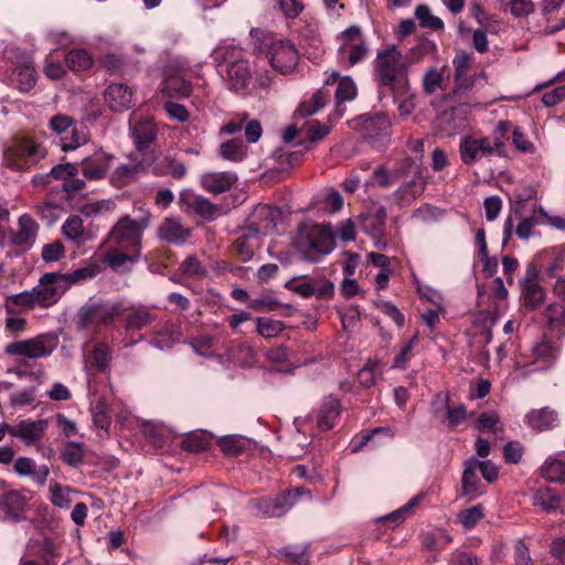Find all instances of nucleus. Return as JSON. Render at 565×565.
I'll list each match as a JSON object with an SVG mask.
<instances>
[{"label": "nucleus", "mask_w": 565, "mask_h": 565, "mask_svg": "<svg viewBox=\"0 0 565 565\" xmlns=\"http://www.w3.org/2000/svg\"><path fill=\"white\" fill-rule=\"evenodd\" d=\"M111 361V348L108 343L100 341L93 345L87 363L97 372L104 373L109 369Z\"/></svg>", "instance_id": "obj_33"}, {"label": "nucleus", "mask_w": 565, "mask_h": 565, "mask_svg": "<svg viewBox=\"0 0 565 565\" xmlns=\"http://www.w3.org/2000/svg\"><path fill=\"white\" fill-rule=\"evenodd\" d=\"M451 542V536L444 531L428 532L423 535L422 544L425 550H444Z\"/></svg>", "instance_id": "obj_50"}, {"label": "nucleus", "mask_w": 565, "mask_h": 565, "mask_svg": "<svg viewBox=\"0 0 565 565\" xmlns=\"http://www.w3.org/2000/svg\"><path fill=\"white\" fill-rule=\"evenodd\" d=\"M364 137L372 142H385L390 137L391 122L385 115L363 116Z\"/></svg>", "instance_id": "obj_21"}, {"label": "nucleus", "mask_w": 565, "mask_h": 565, "mask_svg": "<svg viewBox=\"0 0 565 565\" xmlns=\"http://www.w3.org/2000/svg\"><path fill=\"white\" fill-rule=\"evenodd\" d=\"M341 402L333 395L327 396L317 413V427L321 431H327L332 429L341 414Z\"/></svg>", "instance_id": "obj_20"}, {"label": "nucleus", "mask_w": 565, "mask_h": 565, "mask_svg": "<svg viewBox=\"0 0 565 565\" xmlns=\"http://www.w3.org/2000/svg\"><path fill=\"white\" fill-rule=\"evenodd\" d=\"M395 179H404V183L391 195V200L398 206L411 205L425 190L420 164L411 157H405L394 169Z\"/></svg>", "instance_id": "obj_5"}, {"label": "nucleus", "mask_w": 565, "mask_h": 565, "mask_svg": "<svg viewBox=\"0 0 565 565\" xmlns=\"http://www.w3.org/2000/svg\"><path fill=\"white\" fill-rule=\"evenodd\" d=\"M448 83V75L445 68L431 67L427 70L423 76V89L426 94L431 95L438 89L445 90Z\"/></svg>", "instance_id": "obj_36"}, {"label": "nucleus", "mask_w": 565, "mask_h": 565, "mask_svg": "<svg viewBox=\"0 0 565 565\" xmlns=\"http://www.w3.org/2000/svg\"><path fill=\"white\" fill-rule=\"evenodd\" d=\"M558 354V345L543 338L532 345L530 354L525 356V361H518V364L531 366L529 372L545 371L555 363Z\"/></svg>", "instance_id": "obj_13"}, {"label": "nucleus", "mask_w": 565, "mask_h": 565, "mask_svg": "<svg viewBox=\"0 0 565 565\" xmlns=\"http://www.w3.org/2000/svg\"><path fill=\"white\" fill-rule=\"evenodd\" d=\"M62 233L70 241H77L81 238L84 234L82 217L78 215L68 216L62 226Z\"/></svg>", "instance_id": "obj_56"}, {"label": "nucleus", "mask_w": 565, "mask_h": 565, "mask_svg": "<svg viewBox=\"0 0 565 565\" xmlns=\"http://www.w3.org/2000/svg\"><path fill=\"white\" fill-rule=\"evenodd\" d=\"M415 15L419 20L423 28H428L434 31L443 30L444 22L438 17L433 15L427 6H418L415 10Z\"/></svg>", "instance_id": "obj_55"}, {"label": "nucleus", "mask_w": 565, "mask_h": 565, "mask_svg": "<svg viewBox=\"0 0 565 565\" xmlns=\"http://www.w3.org/2000/svg\"><path fill=\"white\" fill-rule=\"evenodd\" d=\"M131 135L139 150L147 149L157 137V129L151 117H143L131 122Z\"/></svg>", "instance_id": "obj_24"}, {"label": "nucleus", "mask_w": 565, "mask_h": 565, "mask_svg": "<svg viewBox=\"0 0 565 565\" xmlns=\"http://www.w3.org/2000/svg\"><path fill=\"white\" fill-rule=\"evenodd\" d=\"M328 95L323 90H317L309 100L302 102L296 114L301 117H308L317 114L327 103Z\"/></svg>", "instance_id": "obj_43"}, {"label": "nucleus", "mask_w": 565, "mask_h": 565, "mask_svg": "<svg viewBox=\"0 0 565 565\" xmlns=\"http://www.w3.org/2000/svg\"><path fill=\"white\" fill-rule=\"evenodd\" d=\"M65 281L61 273L43 274L38 285L33 287L39 308H50L55 305L67 290Z\"/></svg>", "instance_id": "obj_12"}, {"label": "nucleus", "mask_w": 565, "mask_h": 565, "mask_svg": "<svg viewBox=\"0 0 565 565\" xmlns=\"http://www.w3.org/2000/svg\"><path fill=\"white\" fill-rule=\"evenodd\" d=\"M47 418H20L12 424V438L19 440L25 447L39 448L49 429Z\"/></svg>", "instance_id": "obj_11"}, {"label": "nucleus", "mask_w": 565, "mask_h": 565, "mask_svg": "<svg viewBox=\"0 0 565 565\" xmlns=\"http://www.w3.org/2000/svg\"><path fill=\"white\" fill-rule=\"evenodd\" d=\"M89 134L87 127L84 125H76L70 129V134L61 137V146L64 151L75 150L78 147L87 143Z\"/></svg>", "instance_id": "obj_38"}, {"label": "nucleus", "mask_w": 565, "mask_h": 565, "mask_svg": "<svg viewBox=\"0 0 565 565\" xmlns=\"http://www.w3.org/2000/svg\"><path fill=\"white\" fill-rule=\"evenodd\" d=\"M463 85L459 86L458 82L455 81L454 95L459 98L469 96L470 93L478 86H483L487 83V76L483 72L476 73L472 76H466Z\"/></svg>", "instance_id": "obj_48"}, {"label": "nucleus", "mask_w": 565, "mask_h": 565, "mask_svg": "<svg viewBox=\"0 0 565 565\" xmlns=\"http://www.w3.org/2000/svg\"><path fill=\"white\" fill-rule=\"evenodd\" d=\"M216 53L221 60L218 72L227 88L238 94L246 93L252 83V71L244 50L231 43L220 45Z\"/></svg>", "instance_id": "obj_3"}, {"label": "nucleus", "mask_w": 565, "mask_h": 565, "mask_svg": "<svg viewBox=\"0 0 565 565\" xmlns=\"http://www.w3.org/2000/svg\"><path fill=\"white\" fill-rule=\"evenodd\" d=\"M459 153L466 166H473L483 159L495 157L493 148L483 136L467 135L460 139Z\"/></svg>", "instance_id": "obj_14"}, {"label": "nucleus", "mask_w": 565, "mask_h": 565, "mask_svg": "<svg viewBox=\"0 0 565 565\" xmlns=\"http://www.w3.org/2000/svg\"><path fill=\"white\" fill-rule=\"evenodd\" d=\"M113 161V154L103 149H97L94 153L82 160L81 171L88 180H102L106 177Z\"/></svg>", "instance_id": "obj_15"}, {"label": "nucleus", "mask_w": 565, "mask_h": 565, "mask_svg": "<svg viewBox=\"0 0 565 565\" xmlns=\"http://www.w3.org/2000/svg\"><path fill=\"white\" fill-rule=\"evenodd\" d=\"M532 501L534 505L541 507L546 512L555 511L561 503V499L556 491L548 487L539 489L533 494Z\"/></svg>", "instance_id": "obj_41"}, {"label": "nucleus", "mask_w": 565, "mask_h": 565, "mask_svg": "<svg viewBox=\"0 0 565 565\" xmlns=\"http://www.w3.org/2000/svg\"><path fill=\"white\" fill-rule=\"evenodd\" d=\"M515 218L518 223L514 227V233L520 239L529 241L535 235V227L540 224L535 215L519 217L518 213H515Z\"/></svg>", "instance_id": "obj_47"}, {"label": "nucleus", "mask_w": 565, "mask_h": 565, "mask_svg": "<svg viewBox=\"0 0 565 565\" xmlns=\"http://www.w3.org/2000/svg\"><path fill=\"white\" fill-rule=\"evenodd\" d=\"M521 287L524 306L532 310L539 308L545 297L544 289L539 284L532 282Z\"/></svg>", "instance_id": "obj_45"}, {"label": "nucleus", "mask_w": 565, "mask_h": 565, "mask_svg": "<svg viewBox=\"0 0 565 565\" xmlns=\"http://www.w3.org/2000/svg\"><path fill=\"white\" fill-rule=\"evenodd\" d=\"M183 275L191 278H202L206 276V270L195 256H188L180 265Z\"/></svg>", "instance_id": "obj_62"}, {"label": "nucleus", "mask_w": 565, "mask_h": 565, "mask_svg": "<svg viewBox=\"0 0 565 565\" xmlns=\"http://www.w3.org/2000/svg\"><path fill=\"white\" fill-rule=\"evenodd\" d=\"M28 505L26 497L17 490L4 492L0 497V513L2 520L20 522L24 520L23 512Z\"/></svg>", "instance_id": "obj_16"}, {"label": "nucleus", "mask_w": 565, "mask_h": 565, "mask_svg": "<svg viewBox=\"0 0 565 565\" xmlns=\"http://www.w3.org/2000/svg\"><path fill=\"white\" fill-rule=\"evenodd\" d=\"M62 460L72 467H76L83 461V444L76 441H70L66 444L65 449L63 450Z\"/></svg>", "instance_id": "obj_57"}, {"label": "nucleus", "mask_w": 565, "mask_h": 565, "mask_svg": "<svg viewBox=\"0 0 565 565\" xmlns=\"http://www.w3.org/2000/svg\"><path fill=\"white\" fill-rule=\"evenodd\" d=\"M256 326L257 332L264 338H274L285 329L284 322L264 317L256 319Z\"/></svg>", "instance_id": "obj_53"}, {"label": "nucleus", "mask_w": 565, "mask_h": 565, "mask_svg": "<svg viewBox=\"0 0 565 565\" xmlns=\"http://www.w3.org/2000/svg\"><path fill=\"white\" fill-rule=\"evenodd\" d=\"M191 233V228L185 227L178 217H166L157 228L158 238L173 245L185 244Z\"/></svg>", "instance_id": "obj_17"}, {"label": "nucleus", "mask_w": 565, "mask_h": 565, "mask_svg": "<svg viewBox=\"0 0 565 565\" xmlns=\"http://www.w3.org/2000/svg\"><path fill=\"white\" fill-rule=\"evenodd\" d=\"M192 85L182 76H168L162 83V93L169 97L182 98L190 96Z\"/></svg>", "instance_id": "obj_37"}, {"label": "nucleus", "mask_w": 565, "mask_h": 565, "mask_svg": "<svg viewBox=\"0 0 565 565\" xmlns=\"http://www.w3.org/2000/svg\"><path fill=\"white\" fill-rule=\"evenodd\" d=\"M58 343L57 337L52 333H41L34 338L14 341L4 348V353L11 356L28 359H42L50 356Z\"/></svg>", "instance_id": "obj_8"}, {"label": "nucleus", "mask_w": 565, "mask_h": 565, "mask_svg": "<svg viewBox=\"0 0 565 565\" xmlns=\"http://www.w3.org/2000/svg\"><path fill=\"white\" fill-rule=\"evenodd\" d=\"M149 225V212L138 220L121 216L103 241L102 262L115 271L121 270L128 263H135L141 254L143 233Z\"/></svg>", "instance_id": "obj_1"}, {"label": "nucleus", "mask_w": 565, "mask_h": 565, "mask_svg": "<svg viewBox=\"0 0 565 565\" xmlns=\"http://www.w3.org/2000/svg\"><path fill=\"white\" fill-rule=\"evenodd\" d=\"M210 445V436L203 431L192 433L182 440V448L190 452L205 450Z\"/></svg>", "instance_id": "obj_51"}, {"label": "nucleus", "mask_w": 565, "mask_h": 565, "mask_svg": "<svg viewBox=\"0 0 565 565\" xmlns=\"http://www.w3.org/2000/svg\"><path fill=\"white\" fill-rule=\"evenodd\" d=\"M296 245L303 259L318 263L334 249V230L330 223L315 225L306 236L297 239Z\"/></svg>", "instance_id": "obj_6"}, {"label": "nucleus", "mask_w": 565, "mask_h": 565, "mask_svg": "<svg viewBox=\"0 0 565 565\" xmlns=\"http://www.w3.org/2000/svg\"><path fill=\"white\" fill-rule=\"evenodd\" d=\"M10 404L13 407H26L35 403V390L32 387L23 388L10 395Z\"/></svg>", "instance_id": "obj_64"}, {"label": "nucleus", "mask_w": 565, "mask_h": 565, "mask_svg": "<svg viewBox=\"0 0 565 565\" xmlns=\"http://www.w3.org/2000/svg\"><path fill=\"white\" fill-rule=\"evenodd\" d=\"M237 175L231 171H209L200 178L202 188L212 194L227 192L236 183Z\"/></svg>", "instance_id": "obj_19"}, {"label": "nucleus", "mask_w": 565, "mask_h": 565, "mask_svg": "<svg viewBox=\"0 0 565 565\" xmlns=\"http://www.w3.org/2000/svg\"><path fill=\"white\" fill-rule=\"evenodd\" d=\"M418 332H416L401 349L398 354L395 356L392 369L393 370H404L407 366L408 361L412 358V352L417 344Z\"/></svg>", "instance_id": "obj_52"}, {"label": "nucleus", "mask_w": 565, "mask_h": 565, "mask_svg": "<svg viewBox=\"0 0 565 565\" xmlns=\"http://www.w3.org/2000/svg\"><path fill=\"white\" fill-rule=\"evenodd\" d=\"M483 515V508L480 504H477L461 511L458 518L462 526L467 530H470L477 525Z\"/></svg>", "instance_id": "obj_60"}, {"label": "nucleus", "mask_w": 565, "mask_h": 565, "mask_svg": "<svg viewBox=\"0 0 565 565\" xmlns=\"http://www.w3.org/2000/svg\"><path fill=\"white\" fill-rule=\"evenodd\" d=\"M340 46L338 60L348 66H353L364 61L369 54V46L362 36L360 26L351 25L338 36Z\"/></svg>", "instance_id": "obj_10"}, {"label": "nucleus", "mask_w": 565, "mask_h": 565, "mask_svg": "<svg viewBox=\"0 0 565 565\" xmlns=\"http://www.w3.org/2000/svg\"><path fill=\"white\" fill-rule=\"evenodd\" d=\"M422 497H423L422 494L414 497L405 505H403L402 508H399V509L393 511L392 513L387 514L386 516H384V520L387 522H392L395 525L404 522V520L407 518V515H409L412 513L413 509L418 504Z\"/></svg>", "instance_id": "obj_61"}, {"label": "nucleus", "mask_w": 565, "mask_h": 565, "mask_svg": "<svg viewBox=\"0 0 565 565\" xmlns=\"http://www.w3.org/2000/svg\"><path fill=\"white\" fill-rule=\"evenodd\" d=\"M156 320L154 313L146 306L132 307L125 317L127 330H141Z\"/></svg>", "instance_id": "obj_32"}, {"label": "nucleus", "mask_w": 565, "mask_h": 565, "mask_svg": "<svg viewBox=\"0 0 565 565\" xmlns=\"http://www.w3.org/2000/svg\"><path fill=\"white\" fill-rule=\"evenodd\" d=\"M356 85L353 79L349 76L342 77L339 81L335 89V98L338 104L353 100L356 96Z\"/></svg>", "instance_id": "obj_54"}, {"label": "nucleus", "mask_w": 565, "mask_h": 565, "mask_svg": "<svg viewBox=\"0 0 565 565\" xmlns=\"http://www.w3.org/2000/svg\"><path fill=\"white\" fill-rule=\"evenodd\" d=\"M475 428L481 433H492L500 439L504 435V427L497 412L481 413L476 419Z\"/></svg>", "instance_id": "obj_35"}, {"label": "nucleus", "mask_w": 565, "mask_h": 565, "mask_svg": "<svg viewBox=\"0 0 565 565\" xmlns=\"http://www.w3.org/2000/svg\"><path fill=\"white\" fill-rule=\"evenodd\" d=\"M142 171V164L131 159L130 162L121 163L113 171L110 183L115 188L121 189L135 182Z\"/></svg>", "instance_id": "obj_26"}, {"label": "nucleus", "mask_w": 565, "mask_h": 565, "mask_svg": "<svg viewBox=\"0 0 565 565\" xmlns=\"http://www.w3.org/2000/svg\"><path fill=\"white\" fill-rule=\"evenodd\" d=\"M311 498L309 490L297 488L294 491L279 493L275 497H264L250 501L257 514L263 518H279L286 514L301 495Z\"/></svg>", "instance_id": "obj_9"}, {"label": "nucleus", "mask_w": 565, "mask_h": 565, "mask_svg": "<svg viewBox=\"0 0 565 565\" xmlns=\"http://www.w3.org/2000/svg\"><path fill=\"white\" fill-rule=\"evenodd\" d=\"M258 231H248L236 238L233 244V253L237 255L241 262H249L255 250L259 246Z\"/></svg>", "instance_id": "obj_28"}, {"label": "nucleus", "mask_w": 565, "mask_h": 565, "mask_svg": "<svg viewBox=\"0 0 565 565\" xmlns=\"http://www.w3.org/2000/svg\"><path fill=\"white\" fill-rule=\"evenodd\" d=\"M13 470L20 477H30L39 486H44L50 475L49 466L38 467L30 457H19L14 461Z\"/></svg>", "instance_id": "obj_23"}, {"label": "nucleus", "mask_w": 565, "mask_h": 565, "mask_svg": "<svg viewBox=\"0 0 565 565\" xmlns=\"http://www.w3.org/2000/svg\"><path fill=\"white\" fill-rule=\"evenodd\" d=\"M249 308L258 311H275L278 310L282 303H280L273 294L265 292L257 298H254L248 303Z\"/></svg>", "instance_id": "obj_58"}, {"label": "nucleus", "mask_w": 565, "mask_h": 565, "mask_svg": "<svg viewBox=\"0 0 565 565\" xmlns=\"http://www.w3.org/2000/svg\"><path fill=\"white\" fill-rule=\"evenodd\" d=\"M541 476L550 482H562L565 479V452L548 457L541 466Z\"/></svg>", "instance_id": "obj_29"}, {"label": "nucleus", "mask_w": 565, "mask_h": 565, "mask_svg": "<svg viewBox=\"0 0 565 565\" xmlns=\"http://www.w3.org/2000/svg\"><path fill=\"white\" fill-rule=\"evenodd\" d=\"M249 34L254 50L264 53L275 71L288 74L296 67L299 56L291 41L262 29H252Z\"/></svg>", "instance_id": "obj_2"}, {"label": "nucleus", "mask_w": 565, "mask_h": 565, "mask_svg": "<svg viewBox=\"0 0 565 565\" xmlns=\"http://www.w3.org/2000/svg\"><path fill=\"white\" fill-rule=\"evenodd\" d=\"M455 68V81L461 86L466 81L471 64V56L465 52L458 53L452 60Z\"/></svg>", "instance_id": "obj_59"}, {"label": "nucleus", "mask_w": 565, "mask_h": 565, "mask_svg": "<svg viewBox=\"0 0 565 565\" xmlns=\"http://www.w3.org/2000/svg\"><path fill=\"white\" fill-rule=\"evenodd\" d=\"M476 457H470L463 463L461 477V495L475 500L486 493L487 487L480 481L476 469Z\"/></svg>", "instance_id": "obj_18"}, {"label": "nucleus", "mask_w": 565, "mask_h": 565, "mask_svg": "<svg viewBox=\"0 0 565 565\" xmlns=\"http://www.w3.org/2000/svg\"><path fill=\"white\" fill-rule=\"evenodd\" d=\"M115 313V308L107 309L98 305L89 306L81 310L78 317V324L81 328H86L88 324L93 322L107 323L114 319Z\"/></svg>", "instance_id": "obj_30"}, {"label": "nucleus", "mask_w": 565, "mask_h": 565, "mask_svg": "<svg viewBox=\"0 0 565 565\" xmlns=\"http://www.w3.org/2000/svg\"><path fill=\"white\" fill-rule=\"evenodd\" d=\"M36 232L38 224L30 215L23 214L19 218V230L13 236V244L18 246L31 245L35 239Z\"/></svg>", "instance_id": "obj_34"}, {"label": "nucleus", "mask_w": 565, "mask_h": 565, "mask_svg": "<svg viewBox=\"0 0 565 565\" xmlns=\"http://www.w3.org/2000/svg\"><path fill=\"white\" fill-rule=\"evenodd\" d=\"M524 422L532 429L543 431L555 427L558 422V416L556 412L550 407H543L529 412L525 415Z\"/></svg>", "instance_id": "obj_27"}, {"label": "nucleus", "mask_w": 565, "mask_h": 565, "mask_svg": "<svg viewBox=\"0 0 565 565\" xmlns=\"http://www.w3.org/2000/svg\"><path fill=\"white\" fill-rule=\"evenodd\" d=\"M380 366L377 360H369L365 365L359 371L358 380L363 387H372L375 385V373Z\"/></svg>", "instance_id": "obj_63"}, {"label": "nucleus", "mask_w": 565, "mask_h": 565, "mask_svg": "<svg viewBox=\"0 0 565 565\" xmlns=\"http://www.w3.org/2000/svg\"><path fill=\"white\" fill-rule=\"evenodd\" d=\"M99 273V268L96 265H87L81 268H77L71 273L62 274L64 280H66V289H68L72 285L86 281L88 279L94 278Z\"/></svg>", "instance_id": "obj_46"}, {"label": "nucleus", "mask_w": 565, "mask_h": 565, "mask_svg": "<svg viewBox=\"0 0 565 565\" xmlns=\"http://www.w3.org/2000/svg\"><path fill=\"white\" fill-rule=\"evenodd\" d=\"M45 156V147L32 138H23L7 150L6 161L10 169L24 171Z\"/></svg>", "instance_id": "obj_7"}, {"label": "nucleus", "mask_w": 565, "mask_h": 565, "mask_svg": "<svg viewBox=\"0 0 565 565\" xmlns=\"http://www.w3.org/2000/svg\"><path fill=\"white\" fill-rule=\"evenodd\" d=\"M220 154L230 161H242L246 156V147L241 139H232L220 146Z\"/></svg>", "instance_id": "obj_44"}, {"label": "nucleus", "mask_w": 565, "mask_h": 565, "mask_svg": "<svg viewBox=\"0 0 565 565\" xmlns=\"http://www.w3.org/2000/svg\"><path fill=\"white\" fill-rule=\"evenodd\" d=\"M181 338V326L173 322H166L153 333L150 344L159 350H166L180 342Z\"/></svg>", "instance_id": "obj_25"}, {"label": "nucleus", "mask_w": 565, "mask_h": 565, "mask_svg": "<svg viewBox=\"0 0 565 565\" xmlns=\"http://www.w3.org/2000/svg\"><path fill=\"white\" fill-rule=\"evenodd\" d=\"M216 443L226 456H237L249 446V440L239 435L224 436L218 438Z\"/></svg>", "instance_id": "obj_40"}, {"label": "nucleus", "mask_w": 565, "mask_h": 565, "mask_svg": "<svg viewBox=\"0 0 565 565\" xmlns=\"http://www.w3.org/2000/svg\"><path fill=\"white\" fill-rule=\"evenodd\" d=\"M412 62L396 45H385L377 50L372 62L374 77L380 86L393 89L396 83L407 74Z\"/></svg>", "instance_id": "obj_4"}, {"label": "nucleus", "mask_w": 565, "mask_h": 565, "mask_svg": "<svg viewBox=\"0 0 565 565\" xmlns=\"http://www.w3.org/2000/svg\"><path fill=\"white\" fill-rule=\"evenodd\" d=\"M189 206L201 217L212 221L218 215V207L212 203L209 199L202 195H195L192 198Z\"/></svg>", "instance_id": "obj_42"}, {"label": "nucleus", "mask_w": 565, "mask_h": 565, "mask_svg": "<svg viewBox=\"0 0 565 565\" xmlns=\"http://www.w3.org/2000/svg\"><path fill=\"white\" fill-rule=\"evenodd\" d=\"M132 95L126 84H110L105 90V100L111 110L121 113L131 107Z\"/></svg>", "instance_id": "obj_22"}, {"label": "nucleus", "mask_w": 565, "mask_h": 565, "mask_svg": "<svg viewBox=\"0 0 565 565\" xmlns=\"http://www.w3.org/2000/svg\"><path fill=\"white\" fill-rule=\"evenodd\" d=\"M512 127L513 126L510 121L501 120L494 127L490 136H483V138L489 141L491 148H493V153L495 156L501 157L503 154L504 140Z\"/></svg>", "instance_id": "obj_39"}, {"label": "nucleus", "mask_w": 565, "mask_h": 565, "mask_svg": "<svg viewBox=\"0 0 565 565\" xmlns=\"http://www.w3.org/2000/svg\"><path fill=\"white\" fill-rule=\"evenodd\" d=\"M67 66L73 71L88 70L93 64V58L85 50H72L65 56Z\"/></svg>", "instance_id": "obj_49"}, {"label": "nucleus", "mask_w": 565, "mask_h": 565, "mask_svg": "<svg viewBox=\"0 0 565 565\" xmlns=\"http://www.w3.org/2000/svg\"><path fill=\"white\" fill-rule=\"evenodd\" d=\"M12 76V84L22 93H29L38 82L36 72L31 63L17 66Z\"/></svg>", "instance_id": "obj_31"}]
</instances>
